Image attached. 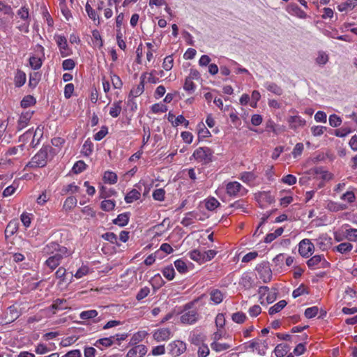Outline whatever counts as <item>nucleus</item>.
<instances>
[{"mask_svg": "<svg viewBox=\"0 0 357 357\" xmlns=\"http://www.w3.org/2000/svg\"><path fill=\"white\" fill-rule=\"evenodd\" d=\"M211 349L217 352H220L225 350H227L231 347V345L227 343H220L214 341L211 344Z\"/></svg>", "mask_w": 357, "mask_h": 357, "instance_id": "c756f323", "label": "nucleus"}, {"mask_svg": "<svg viewBox=\"0 0 357 357\" xmlns=\"http://www.w3.org/2000/svg\"><path fill=\"white\" fill-rule=\"evenodd\" d=\"M126 357H144L147 353L148 349L144 344L132 345Z\"/></svg>", "mask_w": 357, "mask_h": 357, "instance_id": "f8f14e48", "label": "nucleus"}, {"mask_svg": "<svg viewBox=\"0 0 357 357\" xmlns=\"http://www.w3.org/2000/svg\"><path fill=\"white\" fill-rule=\"evenodd\" d=\"M344 236L349 241H357V229H347L344 232Z\"/></svg>", "mask_w": 357, "mask_h": 357, "instance_id": "c85d7f7f", "label": "nucleus"}, {"mask_svg": "<svg viewBox=\"0 0 357 357\" xmlns=\"http://www.w3.org/2000/svg\"><path fill=\"white\" fill-rule=\"evenodd\" d=\"M72 255H63L61 253H55L50 256L46 261L45 264L51 269H55L60 264L63 259L68 257Z\"/></svg>", "mask_w": 357, "mask_h": 357, "instance_id": "9b49d317", "label": "nucleus"}, {"mask_svg": "<svg viewBox=\"0 0 357 357\" xmlns=\"http://www.w3.org/2000/svg\"><path fill=\"white\" fill-rule=\"evenodd\" d=\"M165 191L162 188L156 189L153 192V197L157 201H163L165 199Z\"/></svg>", "mask_w": 357, "mask_h": 357, "instance_id": "4d7b16f0", "label": "nucleus"}, {"mask_svg": "<svg viewBox=\"0 0 357 357\" xmlns=\"http://www.w3.org/2000/svg\"><path fill=\"white\" fill-rule=\"evenodd\" d=\"M46 254L61 253L63 255H72L73 251L66 247L62 246L56 242H50L43 249Z\"/></svg>", "mask_w": 357, "mask_h": 357, "instance_id": "423d86ee", "label": "nucleus"}, {"mask_svg": "<svg viewBox=\"0 0 357 357\" xmlns=\"http://www.w3.org/2000/svg\"><path fill=\"white\" fill-rule=\"evenodd\" d=\"M54 154V149L51 146H45L31 158L26 166L31 168L43 167Z\"/></svg>", "mask_w": 357, "mask_h": 357, "instance_id": "f257e3e1", "label": "nucleus"}, {"mask_svg": "<svg viewBox=\"0 0 357 357\" xmlns=\"http://www.w3.org/2000/svg\"><path fill=\"white\" fill-rule=\"evenodd\" d=\"M0 12L6 15L9 19L13 18L14 15L12 8L2 1H0Z\"/></svg>", "mask_w": 357, "mask_h": 357, "instance_id": "a19ab883", "label": "nucleus"}, {"mask_svg": "<svg viewBox=\"0 0 357 357\" xmlns=\"http://www.w3.org/2000/svg\"><path fill=\"white\" fill-rule=\"evenodd\" d=\"M314 251V245L307 238L303 239L298 244V252L303 257L308 258Z\"/></svg>", "mask_w": 357, "mask_h": 357, "instance_id": "39448f33", "label": "nucleus"}, {"mask_svg": "<svg viewBox=\"0 0 357 357\" xmlns=\"http://www.w3.org/2000/svg\"><path fill=\"white\" fill-rule=\"evenodd\" d=\"M206 208L209 211H213L220 206V202L214 197L208 198L205 203Z\"/></svg>", "mask_w": 357, "mask_h": 357, "instance_id": "c03bdc74", "label": "nucleus"}, {"mask_svg": "<svg viewBox=\"0 0 357 357\" xmlns=\"http://www.w3.org/2000/svg\"><path fill=\"white\" fill-rule=\"evenodd\" d=\"M33 112L26 111L25 112H22L18 120L17 128L18 130H22L29 123V120L32 117Z\"/></svg>", "mask_w": 357, "mask_h": 357, "instance_id": "f3484780", "label": "nucleus"}, {"mask_svg": "<svg viewBox=\"0 0 357 357\" xmlns=\"http://www.w3.org/2000/svg\"><path fill=\"white\" fill-rule=\"evenodd\" d=\"M172 335L171 330L168 328H161L154 331L153 339L157 342L167 341Z\"/></svg>", "mask_w": 357, "mask_h": 357, "instance_id": "ddd939ff", "label": "nucleus"}, {"mask_svg": "<svg viewBox=\"0 0 357 357\" xmlns=\"http://www.w3.org/2000/svg\"><path fill=\"white\" fill-rule=\"evenodd\" d=\"M114 336H111L109 337H105L99 339L96 341L95 344L96 346H98V344H101L105 347H111L114 344Z\"/></svg>", "mask_w": 357, "mask_h": 357, "instance_id": "de8ad7c7", "label": "nucleus"}, {"mask_svg": "<svg viewBox=\"0 0 357 357\" xmlns=\"http://www.w3.org/2000/svg\"><path fill=\"white\" fill-rule=\"evenodd\" d=\"M307 265L309 268L314 270L328 268L330 263L325 259L324 255H316L307 261Z\"/></svg>", "mask_w": 357, "mask_h": 357, "instance_id": "20e7f679", "label": "nucleus"}, {"mask_svg": "<svg viewBox=\"0 0 357 357\" xmlns=\"http://www.w3.org/2000/svg\"><path fill=\"white\" fill-rule=\"evenodd\" d=\"M146 75L147 73H144L141 75L139 84L136 87H134L131 89L129 96L138 97L144 92V82Z\"/></svg>", "mask_w": 357, "mask_h": 357, "instance_id": "dca6fc26", "label": "nucleus"}, {"mask_svg": "<svg viewBox=\"0 0 357 357\" xmlns=\"http://www.w3.org/2000/svg\"><path fill=\"white\" fill-rule=\"evenodd\" d=\"M287 121L289 128L293 130L303 127L306 123V121L299 116H291L288 118Z\"/></svg>", "mask_w": 357, "mask_h": 357, "instance_id": "2eb2a0df", "label": "nucleus"}, {"mask_svg": "<svg viewBox=\"0 0 357 357\" xmlns=\"http://www.w3.org/2000/svg\"><path fill=\"white\" fill-rule=\"evenodd\" d=\"M287 303L286 301L281 300L278 303L270 307L268 313L271 315L278 313L280 312L287 305Z\"/></svg>", "mask_w": 357, "mask_h": 357, "instance_id": "7c9ffc66", "label": "nucleus"}, {"mask_svg": "<svg viewBox=\"0 0 357 357\" xmlns=\"http://www.w3.org/2000/svg\"><path fill=\"white\" fill-rule=\"evenodd\" d=\"M196 215L193 212H189L185 214V216L181 221V224L184 227H188L194 223V220L196 219Z\"/></svg>", "mask_w": 357, "mask_h": 357, "instance_id": "72a5a7b5", "label": "nucleus"}, {"mask_svg": "<svg viewBox=\"0 0 357 357\" xmlns=\"http://www.w3.org/2000/svg\"><path fill=\"white\" fill-rule=\"evenodd\" d=\"M265 86L268 91L277 96H281L283 93L282 89L274 82H267Z\"/></svg>", "mask_w": 357, "mask_h": 357, "instance_id": "5701e85b", "label": "nucleus"}, {"mask_svg": "<svg viewBox=\"0 0 357 357\" xmlns=\"http://www.w3.org/2000/svg\"><path fill=\"white\" fill-rule=\"evenodd\" d=\"M18 227H19V222L16 219H14V220H10L6 229H5V236L6 238H8V237L13 236L14 234H15L17 230H18Z\"/></svg>", "mask_w": 357, "mask_h": 357, "instance_id": "a211bd4d", "label": "nucleus"}, {"mask_svg": "<svg viewBox=\"0 0 357 357\" xmlns=\"http://www.w3.org/2000/svg\"><path fill=\"white\" fill-rule=\"evenodd\" d=\"M287 11L291 15L296 16L299 18L304 19L307 17V14L296 3H291L287 7Z\"/></svg>", "mask_w": 357, "mask_h": 357, "instance_id": "4468645a", "label": "nucleus"}, {"mask_svg": "<svg viewBox=\"0 0 357 357\" xmlns=\"http://www.w3.org/2000/svg\"><path fill=\"white\" fill-rule=\"evenodd\" d=\"M232 320L237 324H242L246 319V316L243 312H238L232 314Z\"/></svg>", "mask_w": 357, "mask_h": 357, "instance_id": "6e6d98bb", "label": "nucleus"}, {"mask_svg": "<svg viewBox=\"0 0 357 357\" xmlns=\"http://www.w3.org/2000/svg\"><path fill=\"white\" fill-rule=\"evenodd\" d=\"M110 77L113 87L114 89H121L123 86V82L120 77L113 73H111Z\"/></svg>", "mask_w": 357, "mask_h": 357, "instance_id": "4c0bfd02", "label": "nucleus"}, {"mask_svg": "<svg viewBox=\"0 0 357 357\" xmlns=\"http://www.w3.org/2000/svg\"><path fill=\"white\" fill-rule=\"evenodd\" d=\"M184 124L185 127H187L189 124V121L185 119L183 115L178 116L174 121H172V126L176 127L180 124Z\"/></svg>", "mask_w": 357, "mask_h": 357, "instance_id": "69168bd1", "label": "nucleus"}, {"mask_svg": "<svg viewBox=\"0 0 357 357\" xmlns=\"http://www.w3.org/2000/svg\"><path fill=\"white\" fill-rule=\"evenodd\" d=\"M327 208L331 211H339L345 209L346 206L330 202L327 205Z\"/></svg>", "mask_w": 357, "mask_h": 357, "instance_id": "13d9d810", "label": "nucleus"}, {"mask_svg": "<svg viewBox=\"0 0 357 357\" xmlns=\"http://www.w3.org/2000/svg\"><path fill=\"white\" fill-rule=\"evenodd\" d=\"M210 296L211 300L215 304L220 303L223 300V294L218 289H212Z\"/></svg>", "mask_w": 357, "mask_h": 357, "instance_id": "a878e982", "label": "nucleus"}, {"mask_svg": "<svg viewBox=\"0 0 357 357\" xmlns=\"http://www.w3.org/2000/svg\"><path fill=\"white\" fill-rule=\"evenodd\" d=\"M117 175L112 172H105L104 174L103 179L105 183L109 184H114L117 181Z\"/></svg>", "mask_w": 357, "mask_h": 357, "instance_id": "c9c22d12", "label": "nucleus"}, {"mask_svg": "<svg viewBox=\"0 0 357 357\" xmlns=\"http://www.w3.org/2000/svg\"><path fill=\"white\" fill-rule=\"evenodd\" d=\"M197 301L198 299H195L184 305L183 314L181 316V321L183 324H192L198 320L197 310L193 307Z\"/></svg>", "mask_w": 357, "mask_h": 357, "instance_id": "f03ea898", "label": "nucleus"}, {"mask_svg": "<svg viewBox=\"0 0 357 357\" xmlns=\"http://www.w3.org/2000/svg\"><path fill=\"white\" fill-rule=\"evenodd\" d=\"M259 292L264 295L266 292H268L266 298L268 303H272L276 299V293L269 292V288L268 287H261Z\"/></svg>", "mask_w": 357, "mask_h": 357, "instance_id": "cd10ccee", "label": "nucleus"}, {"mask_svg": "<svg viewBox=\"0 0 357 357\" xmlns=\"http://www.w3.org/2000/svg\"><path fill=\"white\" fill-rule=\"evenodd\" d=\"M169 354L177 357L183 354L186 351V344L181 340H175L168 345Z\"/></svg>", "mask_w": 357, "mask_h": 357, "instance_id": "0eeeda50", "label": "nucleus"}, {"mask_svg": "<svg viewBox=\"0 0 357 357\" xmlns=\"http://www.w3.org/2000/svg\"><path fill=\"white\" fill-rule=\"evenodd\" d=\"M51 309H52L53 313L55 314L56 310H66L70 308L68 305V302L64 298H57L50 306Z\"/></svg>", "mask_w": 357, "mask_h": 357, "instance_id": "6ab92c4d", "label": "nucleus"}, {"mask_svg": "<svg viewBox=\"0 0 357 357\" xmlns=\"http://www.w3.org/2000/svg\"><path fill=\"white\" fill-rule=\"evenodd\" d=\"M40 77H41V75L38 72L31 73L30 77H29V86L33 89L35 88L37 86V84H38V82L40 79Z\"/></svg>", "mask_w": 357, "mask_h": 357, "instance_id": "58836bf2", "label": "nucleus"}, {"mask_svg": "<svg viewBox=\"0 0 357 357\" xmlns=\"http://www.w3.org/2000/svg\"><path fill=\"white\" fill-rule=\"evenodd\" d=\"M174 59L172 55L166 56L162 63V68L165 70H170L173 67Z\"/></svg>", "mask_w": 357, "mask_h": 357, "instance_id": "603ef678", "label": "nucleus"}, {"mask_svg": "<svg viewBox=\"0 0 357 357\" xmlns=\"http://www.w3.org/2000/svg\"><path fill=\"white\" fill-rule=\"evenodd\" d=\"M146 333L145 332H138L135 333L130 342V345H137V344L142 341V340L145 337Z\"/></svg>", "mask_w": 357, "mask_h": 357, "instance_id": "37998d69", "label": "nucleus"}, {"mask_svg": "<svg viewBox=\"0 0 357 357\" xmlns=\"http://www.w3.org/2000/svg\"><path fill=\"white\" fill-rule=\"evenodd\" d=\"M98 313L96 310H90L82 312L79 314V317L82 319L86 320L95 318L98 316Z\"/></svg>", "mask_w": 357, "mask_h": 357, "instance_id": "a18cd8bd", "label": "nucleus"}, {"mask_svg": "<svg viewBox=\"0 0 357 357\" xmlns=\"http://www.w3.org/2000/svg\"><path fill=\"white\" fill-rule=\"evenodd\" d=\"M245 348L246 349H250L253 351L255 349L257 351L259 355H265V349H261L259 346V340H253L245 344Z\"/></svg>", "mask_w": 357, "mask_h": 357, "instance_id": "aec40b11", "label": "nucleus"}, {"mask_svg": "<svg viewBox=\"0 0 357 357\" xmlns=\"http://www.w3.org/2000/svg\"><path fill=\"white\" fill-rule=\"evenodd\" d=\"M129 213H123L119 214L116 219L113 220V223L119 226L123 227L128 223Z\"/></svg>", "mask_w": 357, "mask_h": 357, "instance_id": "412c9836", "label": "nucleus"}, {"mask_svg": "<svg viewBox=\"0 0 357 357\" xmlns=\"http://www.w3.org/2000/svg\"><path fill=\"white\" fill-rule=\"evenodd\" d=\"M121 100L116 101L112 104V106L110 107L109 114L114 117H117L121 112Z\"/></svg>", "mask_w": 357, "mask_h": 357, "instance_id": "bb28decb", "label": "nucleus"}, {"mask_svg": "<svg viewBox=\"0 0 357 357\" xmlns=\"http://www.w3.org/2000/svg\"><path fill=\"white\" fill-rule=\"evenodd\" d=\"M29 64L33 69L38 70L42 66V61L40 58L33 56L29 59Z\"/></svg>", "mask_w": 357, "mask_h": 357, "instance_id": "3c124183", "label": "nucleus"}, {"mask_svg": "<svg viewBox=\"0 0 357 357\" xmlns=\"http://www.w3.org/2000/svg\"><path fill=\"white\" fill-rule=\"evenodd\" d=\"M213 151L208 147H199L197 149L192 157L198 162L208 164L212 161Z\"/></svg>", "mask_w": 357, "mask_h": 357, "instance_id": "7ed1b4c3", "label": "nucleus"}, {"mask_svg": "<svg viewBox=\"0 0 357 357\" xmlns=\"http://www.w3.org/2000/svg\"><path fill=\"white\" fill-rule=\"evenodd\" d=\"M150 293V289L147 287L142 288L137 293L136 296V299L137 301H141L143 298H146L149 294Z\"/></svg>", "mask_w": 357, "mask_h": 357, "instance_id": "774afa93", "label": "nucleus"}, {"mask_svg": "<svg viewBox=\"0 0 357 357\" xmlns=\"http://www.w3.org/2000/svg\"><path fill=\"white\" fill-rule=\"evenodd\" d=\"M351 132V129L347 127H342L339 129H336L335 130V135L337 137H343L347 135L349 133Z\"/></svg>", "mask_w": 357, "mask_h": 357, "instance_id": "338daca9", "label": "nucleus"}, {"mask_svg": "<svg viewBox=\"0 0 357 357\" xmlns=\"http://www.w3.org/2000/svg\"><path fill=\"white\" fill-rule=\"evenodd\" d=\"M85 10L90 19H91L94 22L98 20V24H100V18L98 15H97L96 10L93 9V8L90 6L89 3H86L85 6Z\"/></svg>", "mask_w": 357, "mask_h": 357, "instance_id": "2f4dec72", "label": "nucleus"}, {"mask_svg": "<svg viewBox=\"0 0 357 357\" xmlns=\"http://www.w3.org/2000/svg\"><path fill=\"white\" fill-rule=\"evenodd\" d=\"M162 272L164 277L166 278L168 280H172L174 279L175 271L172 266H167L164 268Z\"/></svg>", "mask_w": 357, "mask_h": 357, "instance_id": "8fccbe9b", "label": "nucleus"}, {"mask_svg": "<svg viewBox=\"0 0 357 357\" xmlns=\"http://www.w3.org/2000/svg\"><path fill=\"white\" fill-rule=\"evenodd\" d=\"M341 123H342V120H341L340 117H339L337 115L331 114L329 116V123L331 126L337 127V126H340Z\"/></svg>", "mask_w": 357, "mask_h": 357, "instance_id": "e2e57ef3", "label": "nucleus"}, {"mask_svg": "<svg viewBox=\"0 0 357 357\" xmlns=\"http://www.w3.org/2000/svg\"><path fill=\"white\" fill-rule=\"evenodd\" d=\"M303 149H304L303 144V143H297L292 151L293 157L294 158H296L298 156H300L302 154Z\"/></svg>", "mask_w": 357, "mask_h": 357, "instance_id": "680f3d73", "label": "nucleus"}, {"mask_svg": "<svg viewBox=\"0 0 357 357\" xmlns=\"http://www.w3.org/2000/svg\"><path fill=\"white\" fill-rule=\"evenodd\" d=\"M319 312V308L317 306H313L311 307H308L305 310V316L307 319H311L314 317Z\"/></svg>", "mask_w": 357, "mask_h": 357, "instance_id": "5fc2aeb1", "label": "nucleus"}, {"mask_svg": "<svg viewBox=\"0 0 357 357\" xmlns=\"http://www.w3.org/2000/svg\"><path fill=\"white\" fill-rule=\"evenodd\" d=\"M227 193L229 196H237L239 193L243 195L247 190L237 181L229 182L226 185Z\"/></svg>", "mask_w": 357, "mask_h": 357, "instance_id": "6e6552de", "label": "nucleus"}, {"mask_svg": "<svg viewBox=\"0 0 357 357\" xmlns=\"http://www.w3.org/2000/svg\"><path fill=\"white\" fill-rule=\"evenodd\" d=\"M352 248V244L349 242L342 243L335 248L336 250L342 254H347L349 252Z\"/></svg>", "mask_w": 357, "mask_h": 357, "instance_id": "473e14b6", "label": "nucleus"}, {"mask_svg": "<svg viewBox=\"0 0 357 357\" xmlns=\"http://www.w3.org/2000/svg\"><path fill=\"white\" fill-rule=\"evenodd\" d=\"M257 271L264 282H269L272 279V271L268 263H262L258 266Z\"/></svg>", "mask_w": 357, "mask_h": 357, "instance_id": "1a4fd4ad", "label": "nucleus"}, {"mask_svg": "<svg viewBox=\"0 0 357 357\" xmlns=\"http://www.w3.org/2000/svg\"><path fill=\"white\" fill-rule=\"evenodd\" d=\"M102 238L107 241H109L112 243H117V236L113 232H107L102 235Z\"/></svg>", "mask_w": 357, "mask_h": 357, "instance_id": "0e129e2a", "label": "nucleus"}, {"mask_svg": "<svg viewBox=\"0 0 357 357\" xmlns=\"http://www.w3.org/2000/svg\"><path fill=\"white\" fill-rule=\"evenodd\" d=\"M75 66V62L71 59H66L62 63V68L64 70H71Z\"/></svg>", "mask_w": 357, "mask_h": 357, "instance_id": "052dcab7", "label": "nucleus"}, {"mask_svg": "<svg viewBox=\"0 0 357 357\" xmlns=\"http://www.w3.org/2000/svg\"><path fill=\"white\" fill-rule=\"evenodd\" d=\"M86 164L82 160H79L74 165L73 171L75 174L82 172L86 169Z\"/></svg>", "mask_w": 357, "mask_h": 357, "instance_id": "bf43d9fd", "label": "nucleus"}, {"mask_svg": "<svg viewBox=\"0 0 357 357\" xmlns=\"http://www.w3.org/2000/svg\"><path fill=\"white\" fill-rule=\"evenodd\" d=\"M190 257L196 261H201L205 259L204 252H201L198 250H193L190 252Z\"/></svg>", "mask_w": 357, "mask_h": 357, "instance_id": "49530a36", "label": "nucleus"}, {"mask_svg": "<svg viewBox=\"0 0 357 357\" xmlns=\"http://www.w3.org/2000/svg\"><path fill=\"white\" fill-rule=\"evenodd\" d=\"M141 193L136 189L130 190L125 197V201L126 203H132L135 201L138 200L140 198Z\"/></svg>", "mask_w": 357, "mask_h": 357, "instance_id": "4be33fe9", "label": "nucleus"}, {"mask_svg": "<svg viewBox=\"0 0 357 357\" xmlns=\"http://www.w3.org/2000/svg\"><path fill=\"white\" fill-rule=\"evenodd\" d=\"M116 206L115 201L110 199H105L101 202L100 208L105 211H111L114 210Z\"/></svg>", "mask_w": 357, "mask_h": 357, "instance_id": "f704fd0d", "label": "nucleus"}, {"mask_svg": "<svg viewBox=\"0 0 357 357\" xmlns=\"http://www.w3.org/2000/svg\"><path fill=\"white\" fill-rule=\"evenodd\" d=\"M36 103V100L32 96H26L21 101V106L24 108L30 107Z\"/></svg>", "mask_w": 357, "mask_h": 357, "instance_id": "09e8293b", "label": "nucleus"}, {"mask_svg": "<svg viewBox=\"0 0 357 357\" xmlns=\"http://www.w3.org/2000/svg\"><path fill=\"white\" fill-rule=\"evenodd\" d=\"M55 40L62 57H66L72 54V51L68 47L67 39L64 36H56Z\"/></svg>", "mask_w": 357, "mask_h": 357, "instance_id": "9d476101", "label": "nucleus"}, {"mask_svg": "<svg viewBox=\"0 0 357 357\" xmlns=\"http://www.w3.org/2000/svg\"><path fill=\"white\" fill-rule=\"evenodd\" d=\"M190 342L195 345H200L204 342V336L201 333H193L190 337Z\"/></svg>", "mask_w": 357, "mask_h": 357, "instance_id": "79ce46f5", "label": "nucleus"}, {"mask_svg": "<svg viewBox=\"0 0 357 357\" xmlns=\"http://www.w3.org/2000/svg\"><path fill=\"white\" fill-rule=\"evenodd\" d=\"M196 86L193 82L192 77H186L183 86V89L189 94L192 93L195 90Z\"/></svg>", "mask_w": 357, "mask_h": 357, "instance_id": "e433bc0d", "label": "nucleus"}, {"mask_svg": "<svg viewBox=\"0 0 357 357\" xmlns=\"http://www.w3.org/2000/svg\"><path fill=\"white\" fill-rule=\"evenodd\" d=\"M289 351V347L286 344H279L275 348L274 352L277 357L284 356Z\"/></svg>", "mask_w": 357, "mask_h": 357, "instance_id": "393cba45", "label": "nucleus"}, {"mask_svg": "<svg viewBox=\"0 0 357 357\" xmlns=\"http://www.w3.org/2000/svg\"><path fill=\"white\" fill-rule=\"evenodd\" d=\"M174 265L176 270L181 273H184L188 270L186 264L181 259H178L175 261Z\"/></svg>", "mask_w": 357, "mask_h": 357, "instance_id": "864d4df0", "label": "nucleus"}, {"mask_svg": "<svg viewBox=\"0 0 357 357\" xmlns=\"http://www.w3.org/2000/svg\"><path fill=\"white\" fill-rule=\"evenodd\" d=\"M77 199L75 197H68L64 202L63 208L66 211L71 210L77 205Z\"/></svg>", "mask_w": 357, "mask_h": 357, "instance_id": "ea45409f", "label": "nucleus"}, {"mask_svg": "<svg viewBox=\"0 0 357 357\" xmlns=\"http://www.w3.org/2000/svg\"><path fill=\"white\" fill-rule=\"evenodd\" d=\"M26 79V74L23 71L18 70L14 78L15 85L17 87L22 86L24 84Z\"/></svg>", "mask_w": 357, "mask_h": 357, "instance_id": "b1692460", "label": "nucleus"}]
</instances>
